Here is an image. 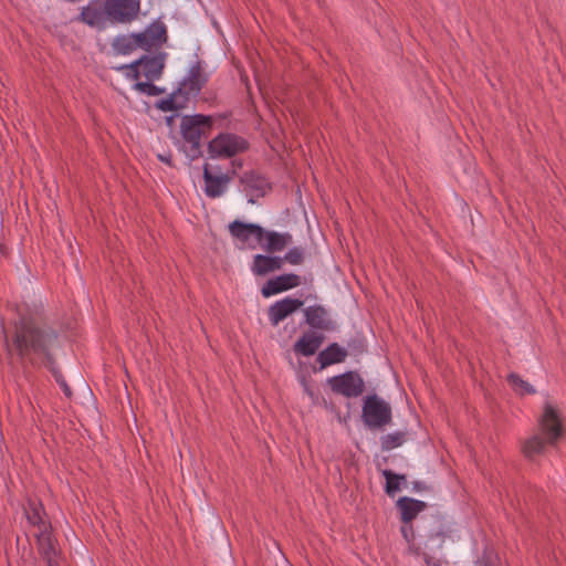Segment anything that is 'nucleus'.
Instances as JSON below:
<instances>
[{
	"label": "nucleus",
	"mask_w": 566,
	"mask_h": 566,
	"mask_svg": "<svg viewBox=\"0 0 566 566\" xmlns=\"http://www.w3.org/2000/svg\"><path fill=\"white\" fill-rule=\"evenodd\" d=\"M60 345L61 338L57 331L48 325H40L30 317H21L14 323L12 345L6 338L8 354L12 355V350H14L22 366L25 364L35 366L36 359L34 356L42 357L43 363L51 370L64 395L71 398L72 390L55 366L54 352L60 348Z\"/></svg>",
	"instance_id": "1"
},
{
	"label": "nucleus",
	"mask_w": 566,
	"mask_h": 566,
	"mask_svg": "<svg viewBox=\"0 0 566 566\" xmlns=\"http://www.w3.org/2000/svg\"><path fill=\"white\" fill-rule=\"evenodd\" d=\"M166 65V53L159 52L155 55L144 54L129 64L116 67L123 71L125 76L135 81L133 88L148 96H158L165 93L164 87L154 84L164 73Z\"/></svg>",
	"instance_id": "2"
},
{
	"label": "nucleus",
	"mask_w": 566,
	"mask_h": 566,
	"mask_svg": "<svg viewBox=\"0 0 566 566\" xmlns=\"http://www.w3.org/2000/svg\"><path fill=\"white\" fill-rule=\"evenodd\" d=\"M538 430L541 434L528 438L522 446V452L530 461L543 454L547 446H555L566 431L562 413L551 402L544 403L543 413L538 419Z\"/></svg>",
	"instance_id": "3"
},
{
	"label": "nucleus",
	"mask_w": 566,
	"mask_h": 566,
	"mask_svg": "<svg viewBox=\"0 0 566 566\" xmlns=\"http://www.w3.org/2000/svg\"><path fill=\"white\" fill-rule=\"evenodd\" d=\"M208 81L209 74L205 71L202 62L196 61L179 86L166 98L157 101L155 107L161 112L182 111L188 106L191 96L196 97L200 94Z\"/></svg>",
	"instance_id": "4"
},
{
	"label": "nucleus",
	"mask_w": 566,
	"mask_h": 566,
	"mask_svg": "<svg viewBox=\"0 0 566 566\" xmlns=\"http://www.w3.org/2000/svg\"><path fill=\"white\" fill-rule=\"evenodd\" d=\"M213 116L195 114L184 115L180 123V133L188 147L184 153L189 160H196L202 156L201 136L207 135L212 129Z\"/></svg>",
	"instance_id": "5"
},
{
	"label": "nucleus",
	"mask_w": 566,
	"mask_h": 566,
	"mask_svg": "<svg viewBox=\"0 0 566 566\" xmlns=\"http://www.w3.org/2000/svg\"><path fill=\"white\" fill-rule=\"evenodd\" d=\"M250 143L242 136L233 133H220L208 143L210 158H232L245 153Z\"/></svg>",
	"instance_id": "6"
},
{
	"label": "nucleus",
	"mask_w": 566,
	"mask_h": 566,
	"mask_svg": "<svg viewBox=\"0 0 566 566\" xmlns=\"http://www.w3.org/2000/svg\"><path fill=\"white\" fill-rule=\"evenodd\" d=\"M361 417L368 428L379 429L391 423V407L377 395H369L364 399Z\"/></svg>",
	"instance_id": "7"
},
{
	"label": "nucleus",
	"mask_w": 566,
	"mask_h": 566,
	"mask_svg": "<svg viewBox=\"0 0 566 566\" xmlns=\"http://www.w3.org/2000/svg\"><path fill=\"white\" fill-rule=\"evenodd\" d=\"M327 384L334 394L343 395L347 398L358 397L365 391L364 379L354 370L333 376L327 379Z\"/></svg>",
	"instance_id": "8"
},
{
	"label": "nucleus",
	"mask_w": 566,
	"mask_h": 566,
	"mask_svg": "<svg viewBox=\"0 0 566 566\" xmlns=\"http://www.w3.org/2000/svg\"><path fill=\"white\" fill-rule=\"evenodd\" d=\"M139 0H105L107 19L115 23H129L138 17Z\"/></svg>",
	"instance_id": "9"
},
{
	"label": "nucleus",
	"mask_w": 566,
	"mask_h": 566,
	"mask_svg": "<svg viewBox=\"0 0 566 566\" xmlns=\"http://www.w3.org/2000/svg\"><path fill=\"white\" fill-rule=\"evenodd\" d=\"M427 544L430 548H441L444 544H454V530L443 517L433 516L426 531Z\"/></svg>",
	"instance_id": "10"
},
{
	"label": "nucleus",
	"mask_w": 566,
	"mask_h": 566,
	"mask_svg": "<svg viewBox=\"0 0 566 566\" xmlns=\"http://www.w3.org/2000/svg\"><path fill=\"white\" fill-rule=\"evenodd\" d=\"M138 48L150 51L153 48H160L168 41L167 28L160 20L150 23L143 32L133 33Z\"/></svg>",
	"instance_id": "11"
},
{
	"label": "nucleus",
	"mask_w": 566,
	"mask_h": 566,
	"mask_svg": "<svg viewBox=\"0 0 566 566\" xmlns=\"http://www.w3.org/2000/svg\"><path fill=\"white\" fill-rule=\"evenodd\" d=\"M239 181L244 187V191L249 195V203L252 205L272 190V186L268 179L255 170L245 171L240 176Z\"/></svg>",
	"instance_id": "12"
},
{
	"label": "nucleus",
	"mask_w": 566,
	"mask_h": 566,
	"mask_svg": "<svg viewBox=\"0 0 566 566\" xmlns=\"http://www.w3.org/2000/svg\"><path fill=\"white\" fill-rule=\"evenodd\" d=\"M301 277L294 273L281 274L268 280L261 287L263 297H270L279 293L295 289L301 285Z\"/></svg>",
	"instance_id": "13"
},
{
	"label": "nucleus",
	"mask_w": 566,
	"mask_h": 566,
	"mask_svg": "<svg viewBox=\"0 0 566 566\" xmlns=\"http://www.w3.org/2000/svg\"><path fill=\"white\" fill-rule=\"evenodd\" d=\"M304 305V301L300 298L285 297L275 302L268 310L269 319L272 326H277L280 322L295 313Z\"/></svg>",
	"instance_id": "14"
},
{
	"label": "nucleus",
	"mask_w": 566,
	"mask_h": 566,
	"mask_svg": "<svg viewBox=\"0 0 566 566\" xmlns=\"http://www.w3.org/2000/svg\"><path fill=\"white\" fill-rule=\"evenodd\" d=\"M305 323L318 331H334L336 325L323 305H312L304 310Z\"/></svg>",
	"instance_id": "15"
},
{
	"label": "nucleus",
	"mask_w": 566,
	"mask_h": 566,
	"mask_svg": "<svg viewBox=\"0 0 566 566\" xmlns=\"http://www.w3.org/2000/svg\"><path fill=\"white\" fill-rule=\"evenodd\" d=\"M202 178L205 181V193L209 198H218L222 196L231 181L229 174L216 176L210 171L209 165L205 164Z\"/></svg>",
	"instance_id": "16"
},
{
	"label": "nucleus",
	"mask_w": 566,
	"mask_h": 566,
	"mask_svg": "<svg viewBox=\"0 0 566 566\" xmlns=\"http://www.w3.org/2000/svg\"><path fill=\"white\" fill-rule=\"evenodd\" d=\"M77 20L88 27L103 28L106 20L105 4L102 6L98 0L91 1L82 8Z\"/></svg>",
	"instance_id": "17"
},
{
	"label": "nucleus",
	"mask_w": 566,
	"mask_h": 566,
	"mask_svg": "<svg viewBox=\"0 0 566 566\" xmlns=\"http://www.w3.org/2000/svg\"><path fill=\"white\" fill-rule=\"evenodd\" d=\"M261 244L266 253H275L283 251L291 242L292 235L289 232L280 233L276 231H269L262 227Z\"/></svg>",
	"instance_id": "18"
},
{
	"label": "nucleus",
	"mask_w": 566,
	"mask_h": 566,
	"mask_svg": "<svg viewBox=\"0 0 566 566\" xmlns=\"http://www.w3.org/2000/svg\"><path fill=\"white\" fill-rule=\"evenodd\" d=\"M283 268L282 256L268 254H255L251 266L256 276H265L271 272L280 271Z\"/></svg>",
	"instance_id": "19"
},
{
	"label": "nucleus",
	"mask_w": 566,
	"mask_h": 566,
	"mask_svg": "<svg viewBox=\"0 0 566 566\" xmlns=\"http://www.w3.org/2000/svg\"><path fill=\"white\" fill-rule=\"evenodd\" d=\"M400 512V520L403 524L411 523L417 515L427 509V503L412 497L402 496L396 502Z\"/></svg>",
	"instance_id": "20"
},
{
	"label": "nucleus",
	"mask_w": 566,
	"mask_h": 566,
	"mask_svg": "<svg viewBox=\"0 0 566 566\" xmlns=\"http://www.w3.org/2000/svg\"><path fill=\"white\" fill-rule=\"evenodd\" d=\"M230 234L239 241L245 243L251 235L255 237L261 243L262 227L258 223H247L241 220H234L229 224Z\"/></svg>",
	"instance_id": "21"
},
{
	"label": "nucleus",
	"mask_w": 566,
	"mask_h": 566,
	"mask_svg": "<svg viewBox=\"0 0 566 566\" xmlns=\"http://www.w3.org/2000/svg\"><path fill=\"white\" fill-rule=\"evenodd\" d=\"M347 356V349L343 348L338 343H332L318 353L316 360L319 364V368L324 369L331 365L345 361Z\"/></svg>",
	"instance_id": "22"
},
{
	"label": "nucleus",
	"mask_w": 566,
	"mask_h": 566,
	"mask_svg": "<svg viewBox=\"0 0 566 566\" xmlns=\"http://www.w3.org/2000/svg\"><path fill=\"white\" fill-rule=\"evenodd\" d=\"M324 338V335L317 334L315 332L305 333L294 344V352L306 357L313 356L321 347Z\"/></svg>",
	"instance_id": "23"
},
{
	"label": "nucleus",
	"mask_w": 566,
	"mask_h": 566,
	"mask_svg": "<svg viewBox=\"0 0 566 566\" xmlns=\"http://www.w3.org/2000/svg\"><path fill=\"white\" fill-rule=\"evenodd\" d=\"M36 545L39 554L42 558L57 556V551L55 548V541L49 531V526H44L36 535Z\"/></svg>",
	"instance_id": "24"
},
{
	"label": "nucleus",
	"mask_w": 566,
	"mask_h": 566,
	"mask_svg": "<svg viewBox=\"0 0 566 566\" xmlns=\"http://www.w3.org/2000/svg\"><path fill=\"white\" fill-rule=\"evenodd\" d=\"M25 516L30 524L38 526L41 531L44 526L51 527V525H46L43 521L42 513L44 512L43 505L40 501L29 500L28 506L24 509Z\"/></svg>",
	"instance_id": "25"
},
{
	"label": "nucleus",
	"mask_w": 566,
	"mask_h": 566,
	"mask_svg": "<svg viewBox=\"0 0 566 566\" xmlns=\"http://www.w3.org/2000/svg\"><path fill=\"white\" fill-rule=\"evenodd\" d=\"M112 48L117 54H129L135 51L138 46L133 36V33L129 35H118L112 42Z\"/></svg>",
	"instance_id": "26"
},
{
	"label": "nucleus",
	"mask_w": 566,
	"mask_h": 566,
	"mask_svg": "<svg viewBox=\"0 0 566 566\" xmlns=\"http://www.w3.org/2000/svg\"><path fill=\"white\" fill-rule=\"evenodd\" d=\"M381 474L386 479L385 493L394 497L400 491V480H405V474L395 473L388 469L382 470Z\"/></svg>",
	"instance_id": "27"
},
{
	"label": "nucleus",
	"mask_w": 566,
	"mask_h": 566,
	"mask_svg": "<svg viewBox=\"0 0 566 566\" xmlns=\"http://www.w3.org/2000/svg\"><path fill=\"white\" fill-rule=\"evenodd\" d=\"M506 379L507 382L513 387L514 391L520 396L534 395L536 392L532 385L523 380L520 375L515 373L509 374Z\"/></svg>",
	"instance_id": "28"
},
{
	"label": "nucleus",
	"mask_w": 566,
	"mask_h": 566,
	"mask_svg": "<svg viewBox=\"0 0 566 566\" xmlns=\"http://www.w3.org/2000/svg\"><path fill=\"white\" fill-rule=\"evenodd\" d=\"M407 440L406 431H396L394 433H388L382 436L380 439L381 450L389 451L391 449L400 447Z\"/></svg>",
	"instance_id": "29"
},
{
	"label": "nucleus",
	"mask_w": 566,
	"mask_h": 566,
	"mask_svg": "<svg viewBox=\"0 0 566 566\" xmlns=\"http://www.w3.org/2000/svg\"><path fill=\"white\" fill-rule=\"evenodd\" d=\"M283 264L285 262L292 265H300L304 262V253L303 250L298 247H294L290 249L284 256H282Z\"/></svg>",
	"instance_id": "30"
},
{
	"label": "nucleus",
	"mask_w": 566,
	"mask_h": 566,
	"mask_svg": "<svg viewBox=\"0 0 566 566\" xmlns=\"http://www.w3.org/2000/svg\"><path fill=\"white\" fill-rule=\"evenodd\" d=\"M348 354L359 356L367 350L365 339L360 336L354 337L348 340Z\"/></svg>",
	"instance_id": "31"
},
{
	"label": "nucleus",
	"mask_w": 566,
	"mask_h": 566,
	"mask_svg": "<svg viewBox=\"0 0 566 566\" xmlns=\"http://www.w3.org/2000/svg\"><path fill=\"white\" fill-rule=\"evenodd\" d=\"M500 559L493 551L485 549L483 555L476 560L479 566H499Z\"/></svg>",
	"instance_id": "32"
},
{
	"label": "nucleus",
	"mask_w": 566,
	"mask_h": 566,
	"mask_svg": "<svg viewBox=\"0 0 566 566\" xmlns=\"http://www.w3.org/2000/svg\"><path fill=\"white\" fill-rule=\"evenodd\" d=\"M412 489L415 491L421 492V491H429L430 486H428L427 484H424L421 481H413L412 482Z\"/></svg>",
	"instance_id": "33"
},
{
	"label": "nucleus",
	"mask_w": 566,
	"mask_h": 566,
	"mask_svg": "<svg viewBox=\"0 0 566 566\" xmlns=\"http://www.w3.org/2000/svg\"><path fill=\"white\" fill-rule=\"evenodd\" d=\"M177 117H179L178 112H175V114L167 116L165 118L166 125L172 129Z\"/></svg>",
	"instance_id": "34"
},
{
	"label": "nucleus",
	"mask_w": 566,
	"mask_h": 566,
	"mask_svg": "<svg viewBox=\"0 0 566 566\" xmlns=\"http://www.w3.org/2000/svg\"><path fill=\"white\" fill-rule=\"evenodd\" d=\"M157 158H158L160 161H163V163H165V164H167V165H169V166H171V167L174 166V164H172V158H171V154H170V153H168V154H166V155L158 154V155H157Z\"/></svg>",
	"instance_id": "35"
},
{
	"label": "nucleus",
	"mask_w": 566,
	"mask_h": 566,
	"mask_svg": "<svg viewBox=\"0 0 566 566\" xmlns=\"http://www.w3.org/2000/svg\"><path fill=\"white\" fill-rule=\"evenodd\" d=\"M43 559L46 562L48 566H60V563L56 559V556H51V557H46Z\"/></svg>",
	"instance_id": "36"
},
{
	"label": "nucleus",
	"mask_w": 566,
	"mask_h": 566,
	"mask_svg": "<svg viewBox=\"0 0 566 566\" xmlns=\"http://www.w3.org/2000/svg\"><path fill=\"white\" fill-rule=\"evenodd\" d=\"M409 531L412 532V526L409 525L408 527L407 526H402L401 527V532L403 534V536L407 538V535L409 534Z\"/></svg>",
	"instance_id": "37"
},
{
	"label": "nucleus",
	"mask_w": 566,
	"mask_h": 566,
	"mask_svg": "<svg viewBox=\"0 0 566 566\" xmlns=\"http://www.w3.org/2000/svg\"><path fill=\"white\" fill-rule=\"evenodd\" d=\"M409 531L412 532V526L409 525L408 527L407 526H402L401 527V532L403 534V536L407 538V535L409 534Z\"/></svg>",
	"instance_id": "38"
},
{
	"label": "nucleus",
	"mask_w": 566,
	"mask_h": 566,
	"mask_svg": "<svg viewBox=\"0 0 566 566\" xmlns=\"http://www.w3.org/2000/svg\"><path fill=\"white\" fill-rule=\"evenodd\" d=\"M229 116H231V112H228V113H224V114L219 115V118H221V119H226V118H228Z\"/></svg>",
	"instance_id": "39"
},
{
	"label": "nucleus",
	"mask_w": 566,
	"mask_h": 566,
	"mask_svg": "<svg viewBox=\"0 0 566 566\" xmlns=\"http://www.w3.org/2000/svg\"><path fill=\"white\" fill-rule=\"evenodd\" d=\"M406 482H407V476L405 475V480H400V486H401L402 484L405 485V484H406Z\"/></svg>",
	"instance_id": "40"
},
{
	"label": "nucleus",
	"mask_w": 566,
	"mask_h": 566,
	"mask_svg": "<svg viewBox=\"0 0 566 566\" xmlns=\"http://www.w3.org/2000/svg\"><path fill=\"white\" fill-rule=\"evenodd\" d=\"M232 165H235V166L241 167V166H242V163H235V161H232Z\"/></svg>",
	"instance_id": "41"
},
{
	"label": "nucleus",
	"mask_w": 566,
	"mask_h": 566,
	"mask_svg": "<svg viewBox=\"0 0 566 566\" xmlns=\"http://www.w3.org/2000/svg\"><path fill=\"white\" fill-rule=\"evenodd\" d=\"M232 165H235V166L241 167V166H242V163H235V161H232Z\"/></svg>",
	"instance_id": "42"
},
{
	"label": "nucleus",
	"mask_w": 566,
	"mask_h": 566,
	"mask_svg": "<svg viewBox=\"0 0 566 566\" xmlns=\"http://www.w3.org/2000/svg\"><path fill=\"white\" fill-rule=\"evenodd\" d=\"M232 165H235V166L241 167V166H242V163H235V161H232Z\"/></svg>",
	"instance_id": "43"
},
{
	"label": "nucleus",
	"mask_w": 566,
	"mask_h": 566,
	"mask_svg": "<svg viewBox=\"0 0 566 566\" xmlns=\"http://www.w3.org/2000/svg\"><path fill=\"white\" fill-rule=\"evenodd\" d=\"M434 566H439V565H434Z\"/></svg>",
	"instance_id": "44"
}]
</instances>
